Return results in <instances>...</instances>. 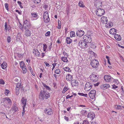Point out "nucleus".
Masks as SVG:
<instances>
[{
	"label": "nucleus",
	"instance_id": "nucleus-59",
	"mask_svg": "<svg viewBox=\"0 0 124 124\" xmlns=\"http://www.w3.org/2000/svg\"><path fill=\"white\" fill-rule=\"evenodd\" d=\"M112 88L113 89H116L118 87L115 84H114L112 85Z\"/></svg>",
	"mask_w": 124,
	"mask_h": 124
},
{
	"label": "nucleus",
	"instance_id": "nucleus-39",
	"mask_svg": "<svg viewBox=\"0 0 124 124\" xmlns=\"http://www.w3.org/2000/svg\"><path fill=\"white\" fill-rule=\"evenodd\" d=\"M75 33L74 31H71L70 32V37H75Z\"/></svg>",
	"mask_w": 124,
	"mask_h": 124
},
{
	"label": "nucleus",
	"instance_id": "nucleus-7",
	"mask_svg": "<svg viewBox=\"0 0 124 124\" xmlns=\"http://www.w3.org/2000/svg\"><path fill=\"white\" fill-rule=\"evenodd\" d=\"M90 80L92 82H96L98 81V78L96 75L92 74L90 76Z\"/></svg>",
	"mask_w": 124,
	"mask_h": 124
},
{
	"label": "nucleus",
	"instance_id": "nucleus-24",
	"mask_svg": "<svg viewBox=\"0 0 124 124\" xmlns=\"http://www.w3.org/2000/svg\"><path fill=\"white\" fill-rule=\"evenodd\" d=\"M73 76L70 74H67L66 76V79L68 81H70L72 79Z\"/></svg>",
	"mask_w": 124,
	"mask_h": 124
},
{
	"label": "nucleus",
	"instance_id": "nucleus-42",
	"mask_svg": "<svg viewBox=\"0 0 124 124\" xmlns=\"http://www.w3.org/2000/svg\"><path fill=\"white\" fill-rule=\"evenodd\" d=\"M13 110H14L15 112H16L17 111L18 109V108L16 106H13Z\"/></svg>",
	"mask_w": 124,
	"mask_h": 124
},
{
	"label": "nucleus",
	"instance_id": "nucleus-28",
	"mask_svg": "<svg viewBox=\"0 0 124 124\" xmlns=\"http://www.w3.org/2000/svg\"><path fill=\"white\" fill-rule=\"evenodd\" d=\"M7 66L6 62H3L1 65V68L3 69H6L7 67Z\"/></svg>",
	"mask_w": 124,
	"mask_h": 124
},
{
	"label": "nucleus",
	"instance_id": "nucleus-5",
	"mask_svg": "<svg viewBox=\"0 0 124 124\" xmlns=\"http://www.w3.org/2000/svg\"><path fill=\"white\" fill-rule=\"evenodd\" d=\"M43 18L44 21L45 23H47L49 21L50 19L47 11H45L44 13Z\"/></svg>",
	"mask_w": 124,
	"mask_h": 124
},
{
	"label": "nucleus",
	"instance_id": "nucleus-49",
	"mask_svg": "<svg viewBox=\"0 0 124 124\" xmlns=\"http://www.w3.org/2000/svg\"><path fill=\"white\" fill-rule=\"evenodd\" d=\"M29 68L30 69V71L31 73L33 76H35V74L31 68V67H30Z\"/></svg>",
	"mask_w": 124,
	"mask_h": 124
},
{
	"label": "nucleus",
	"instance_id": "nucleus-54",
	"mask_svg": "<svg viewBox=\"0 0 124 124\" xmlns=\"http://www.w3.org/2000/svg\"><path fill=\"white\" fill-rule=\"evenodd\" d=\"M25 108L24 106L23 107V110L22 112V115L23 116L24 115L25 113Z\"/></svg>",
	"mask_w": 124,
	"mask_h": 124
},
{
	"label": "nucleus",
	"instance_id": "nucleus-43",
	"mask_svg": "<svg viewBox=\"0 0 124 124\" xmlns=\"http://www.w3.org/2000/svg\"><path fill=\"white\" fill-rule=\"evenodd\" d=\"M58 26L57 27V28L58 29H60L61 28V22L60 21H58Z\"/></svg>",
	"mask_w": 124,
	"mask_h": 124
},
{
	"label": "nucleus",
	"instance_id": "nucleus-36",
	"mask_svg": "<svg viewBox=\"0 0 124 124\" xmlns=\"http://www.w3.org/2000/svg\"><path fill=\"white\" fill-rule=\"evenodd\" d=\"M82 115H85L87 113V111L86 110H83L81 111V112Z\"/></svg>",
	"mask_w": 124,
	"mask_h": 124
},
{
	"label": "nucleus",
	"instance_id": "nucleus-20",
	"mask_svg": "<svg viewBox=\"0 0 124 124\" xmlns=\"http://www.w3.org/2000/svg\"><path fill=\"white\" fill-rule=\"evenodd\" d=\"M114 108L117 110H121L124 108V106H122L116 104L114 106Z\"/></svg>",
	"mask_w": 124,
	"mask_h": 124
},
{
	"label": "nucleus",
	"instance_id": "nucleus-1",
	"mask_svg": "<svg viewBox=\"0 0 124 124\" xmlns=\"http://www.w3.org/2000/svg\"><path fill=\"white\" fill-rule=\"evenodd\" d=\"M96 7L97 8L95 11L96 15L98 16H101L104 15L105 12L104 10L101 8V4L99 2L96 3Z\"/></svg>",
	"mask_w": 124,
	"mask_h": 124
},
{
	"label": "nucleus",
	"instance_id": "nucleus-31",
	"mask_svg": "<svg viewBox=\"0 0 124 124\" xmlns=\"http://www.w3.org/2000/svg\"><path fill=\"white\" fill-rule=\"evenodd\" d=\"M20 67L21 69L26 67V65L22 61L20 62Z\"/></svg>",
	"mask_w": 124,
	"mask_h": 124
},
{
	"label": "nucleus",
	"instance_id": "nucleus-6",
	"mask_svg": "<svg viewBox=\"0 0 124 124\" xmlns=\"http://www.w3.org/2000/svg\"><path fill=\"white\" fill-rule=\"evenodd\" d=\"M86 43V42H85L84 40H82L79 42V46L81 48H85L87 46Z\"/></svg>",
	"mask_w": 124,
	"mask_h": 124
},
{
	"label": "nucleus",
	"instance_id": "nucleus-2",
	"mask_svg": "<svg viewBox=\"0 0 124 124\" xmlns=\"http://www.w3.org/2000/svg\"><path fill=\"white\" fill-rule=\"evenodd\" d=\"M50 97V94L44 90H41L39 94V99L41 100H43L45 99H47Z\"/></svg>",
	"mask_w": 124,
	"mask_h": 124
},
{
	"label": "nucleus",
	"instance_id": "nucleus-58",
	"mask_svg": "<svg viewBox=\"0 0 124 124\" xmlns=\"http://www.w3.org/2000/svg\"><path fill=\"white\" fill-rule=\"evenodd\" d=\"M20 28V29L23 31V26L22 24H20L19 25Z\"/></svg>",
	"mask_w": 124,
	"mask_h": 124
},
{
	"label": "nucleus",
	"instance_id": "nucleus-30",
	"mask_svg": "<svg viewBox=\"0 0 124 124\" xmlns=\"http://www.w3.org/2000/svg\"><path fill=\"white\" fill-rule=\"evenodd\" d=\"M61 59L64 62L67 63L68 62V60L66 57L62 56L61 58Z\"/></svg>",
	"mask_w": 124,
	"mask_h": 124
},
{
	"label": "nucleus",
	"instance_id": "nucleus-35",
	"mask_svg": "<svg viewBox=\"0 0 124 124\" xmlns=\"http://www.w3.org/2000/svg\"><path fill=\"white\" fill-rule=\"evenodd\" d=\"M69 89V88L68 86H65L62 91V93H64L65 92Z\"/></svg>",
	"mask_w": 124,
	"mask_h": 124
},
{
	"label": "nucleus",
	"instance_id": "nucleus-46",
	"mask_svg": "<svg viewBox=\"0 0 124 124\" xmlns=\"http://www.w3.org/2000/svg\"><path fill=\"white\" fill-rule=\"evenodd\" d=\"M50 35V31L47 32L45 34V36H49Z\"/></svg>",
	"mask_w": 124,
	"mask_h": 124
},
{
	"label": "nucleus",
	"instance_id": "nucleus-26",
	"mask_svg": "<svg viewBox=\"0 0 124 124\" xmlns=\"http://www.w3.org/2000/svg\"><path fill=\"white\" fill-rule=\"evenodd\" d=\"M105 26L106 27L109 28L113 26V23L111 22H109L108 23H106Z\"/></svg>",
	"mask_w": 124,
	"mask_h": 124
},
{
	"label": "nucleus",
	"instance_id": "nucleus-50",
	"mask_svg": "<svg viewBox=\"0 0 124 124\" xmlns=\"http://www.w3.org/2000/svg\"><path fill=\"white\" fill-rule=\"evenodd\" d=\"M106 58L108 60V62L109 64L110 65L111 64V63L109 61V57L108 56H106Z\"/></svg>",
	"mask_w": 124,
	"mask_h": 124
},
{
	"label": "nucleus",
	"instance_id": "nucleus-4",
	"mask_svg": "<svg viewBox=\"0 0 124 124\" xmlns=\"http://www.w3.org/2000/svg\"><path fill=\"white\" fill-rule=\"evenodd\" d=\"M90 64L92 67L95 69L98 68L99 64L98 61L96 59H93L92 60Z\"/></svg>",
	"mask_w": 124,
	"mask_h": 124
},
{
	"label": "nucleus",
	"instance_id": "nucleus-10",
	"mask_svg": "<svg viewBox=\"0 0 124 124\" xmlns=\"http://www.w3.org/2000/svg\"><path fill=\"white\" fill-rule=\"evenodd\" d=\"M45 113L48 115H52L53 114V111L50 108H46L44 110Z\"/></svg>",
	"mask_w": 124,
	"mask_h": 124
},
{
	"label": "nucleus",
	"instance_id": "nucleus-40",
	"mask_svg": "<svg viewBox=\"0 0 124 124\" xmlns=\"http://www.w3.org/2000/svg\"><path fill=\"white\" fill-rule=\"evenodd\" d=\"M43 49L44 50V51H46V49L47 47V46L45 44H43Z\"/></svg>",
	"mask_w": 124,
	"mask_h": 124
},
{
	"label": "nucleus",
	"instance_id": "nucleus-64",
	"mask_svg": "<svg viewBox=\"0 0 124 124\" xmlns=\"http://www.w3.org/2000/svg\"><path fill=\"white\" fill-rule=\"evenodd\" d=\"M91 124H97V123L96 122L93 121L92 122Z\"/></svg>",
	"mask_w": 124,
	"mask_h": 124
},
{
	"label": "nucleus",
	"instance_id": "nucleus-57",
	"mask_svg": "<svg viewBox=\"0 0 124 124\" xmlns=\"http://www.w3.org/2000/svg\"><path fill=\"white\" fill-rule=\"evenodd\" d=\"M4 81L2 79H0V84H4Z\"/></svg>",
	"mask_w": 124,
	"mask_h": 124
},
{
	"label": "nucleus",
	"instance_id": "nucleus-27",
	"mask_svg": "<svg viewBox=\"0 0 124 124\" xmlns=\"http://www.w3.org/2000/svg\"><path fill=\"white\" fill-rule=\"evenodd\" d=\"M117 31V30L115 29L114 28H111L109 31V32L110 34H114L116 33Z\"/></svg>",
	"mask_w": 124,
	"mask_h": 124
},
{
	"label": "nucleus",
	"instance_id": "nucleus-12",
	"mask_svg": "<svg viewBox=\"0 0 124 124\" xmlns=\"http://www.w3.org/2000/svg\"><path fill=\"white\" fill-rule=\"evenodd\" d=\"M92 85L89 82H87L85 84V89L86 91H88L92 88Z\"/></svg>",
	"mask_w": 124,
	"mask_h": 124
},
{
	"label": "nucleus",
	"instance_id": "nucleus-19",
	"mask_svg": "<svg viewBox=\"0 0 124 124\" xmlns=\"http://www.w3.org/2000/svg\"><path fill=\"white\" fill-rule=\"evenodd\" d=\"M101 21L103 23H106L108 21V19L107 17L103 16L101 18Z\"/></svg>",
	"mask_w": 124,
	"mask_h": 124
},
{
	"label": "nucleus",
	"instance_id": "nucleus-63",
	"mask_svg": "<svg viewBox=\"0 0 124 124\" xmlns=\"http://www.w3.org/2000/svg\"><path fill=\"white\" fill-rule=\"evenodd\" d=\"M40 2V0H35V2L36 3H39Z\"/></svg>",
	"mask_w": 124,
	"mask_h": 124
},
{
	"label": "nucleus",
	"instance_id": "nucleus-37",
	"mask_svg": "<svg viewBox=\"0 0 124 124\" xmlns=\"http://www.w3.org/2000/svg\"><path fill=\"white\" fill-rule=\"evenodd\" d=\"M20 88H16V93L17 95H18L19 93V90Z\"/></svg>",
	"mask_w": 124,
	"mask_h": 124
},
{
	"label": "nucleus",
	"instance_id": "nucleus-52",
	"mask_svg": "<svg viewBox=\"0 0 124 124\" xmlns=\"http://www.w3.org/2000/svg\"><path fill=\"white\" fill-rule=\"evenodd\" d=\"M11 38L10 37L8 36L7 38V41L9 43L11 41Z\"/></svg>",
	"mask_w": 124,
	"mask_h": 124
},
{
	"label": "nucleus",
	"instance_id": "nucleus-3",
	"mask_svg": "<svg viewBox=\"0 0 124 124\" xmlns=\"http://www.w3.org/2000/svg\"><path fill=\"white\" fill-rule=\"evenodd\" d=\"M23 25L25 29L30 28L31 25L30 20L27 18L24 19Z\"/></svg>",
	"mask_w": 124,
	"mask_h": 124
},
{
	"label": "nucleus",
	"instance_id": "nucleus-34",
	"mask_svg": "<svg viewBox=\"0 0 124 124\" xmlns=\"http://www.w3.org/2000/svg\"><path fill=\"white\" fill-rule=\"evenodd\" d=\"M21 82L20 80H19V82L17 83L16 87L17 88H20L21 85Z\"/></svg>",
	"mask_w": 124,
	"mask_h": 124
},
{
	"label": "nucleus",
	"instance_id": "nucleus-22",
	"mask_svg": "<svg viewBox=\"0 0 124 124\" xmlns=\"http://www.w3.org/2000/svg\"><path fill=\"white\" fill-rule=\"evenodd\" d=\"M110 85L108 84H105L101 85V88L103 89H105L110 87Z\"/></svg>",
	"mask_w": 124,
	"mask_h": 124
},
{
	"label": "nucleus",
	"instance_id": "nucleus-62",
	"mask_svg": "<svg viewBox=\"0 0 124 124\" xmlns=\"http://www.w3.org/2000/svg\"><path fill=\"white\" fill-rule=\"evenodd\" d=\"M79 39L78 38L74 39V42H76L77 43V42L79 41Z\"/></svg>",
	"mask_w": 124,
	"mask_h": 124
},
{
	"label": "nucleus",
	"instance_id": "nucleus-14",
	"mask_svg": "<svg viewBox=\"0 0 124 124\" xmlns=\"http://www.w3.org/2000/svg\"><path fill=\"white\" fill-rule=\"evenodd\" d=\"M76 33L77 36L79 37H81L84 35L85 34V32L84 31L82 30H79L77 31Z\"/></svg>",
	"mask_w": 124,
	"mask_h": 124
},
{
	"label": "nucleus",
	"instance_id": "nucleus-51",
	"mask_svg": "<svg viewBox=\"0 0 124 124\" xmlns=\"http://www.w3.org/2000/svg\"><path fill=\"white\" fill-rule=\"evenodd\" d=\"M83 124H89V123L87 120H86L84 121Z\"/></svg>",
	"mask_w": 124,
	"mask_h": 124
},
{
	"label": "nucleus",
	"instance_id": "nucleus-32",
	"mask_svg": "<svg viewBox=\"0 0 124 124\" xmlns=\"http://www.w3.org/2000/svg\"><path fill=\"white\" fill-rule=\"evenodd\" d=\"M64 70L66 72H70L71 71V70H70V68L67 67H65L63 68Z\"/></svg>",
	"mask_w": 124,
	"mask_h": 124
},
{
	"label": "nucleus",
	"instance_id": "nucleus-48",
	"mask_svg": "<svg viewBox=\"0 0 124 124\" xmlns=\"http://www.w3.org/2000/svg\"><path fill=\"white\" fill-rule=\"evenodd\" d=\"M5 7L6 9L7 10H8V4L6 3L5 4Z\"/></svg>",
	"mask_w": 124,
	"mask_h": 124
},
{
	"label": "nucleus",
	"instance_id": "nucleus-11",
	"mask_svg": "<svg viewBox=\"0 0 124 124\" xmlns=\"http://www.w3.org/2000/svg\"><path fill=\"white\" fill-rule=\"evenodd\" d=\"M39 17L38 14L36 13H32L31 14V18L32 20H36Z\"/></svg>",
	"mask_w": 124,
	"mask_h": 124
},
{
	"label": "nucleus",
	"instance_id": "nucleus-8",
	"mask_svg": "<svg viewBox=\"0 0 124 124\" xmlns=\"http://www.w3.org/2000/svg\"><path fill=\"white\" fill-rule=\"evenodd\" d=\"M84 41L86 43H90L92 41L91 37L90 35H85L83 38Z\"/></svg>",
	"mask_w": 124,
	"mask_h": 124
},
{
	"label": "nucleus",
	"instance_id": "nucleus-15",
	"mask_svg": "<svg viewBox=\"0 0 124 124\" xmlns=\"http://www.w3.org/2000/svg\"><path fill=\"white\" fill-rule=\"evenodd\" d=\"M33 53L35 55L38 57L40 56V53L37 49H34L33 50Z\"/></svg>",
	"mask_w": 124,
	"mask_h": 124
},
{
	"label": "nucleus",
	"instance_id": "nucleus-13",
	"mask_svg": "<svg viewBox=\"0 0 124 124\" xmlns=\"http://www.w3.org/2000/svg\"><path fill=\"white\" fill-rule=\"evenodd\" d=\"M3 102L4 104L5 103L7 102L8 104H11L12 103L11 99L8 97H6L2 99Z\"/></svg>",
	"mask_w": 124,
	"mask_h": 124
},
{
	"label": "nucleus",
	"instance_id": "nucleus-29",
	"mask_svg": "<svg viewBox=\"0 0 124 124\" xmlns=\"http://www.w3.org/2000/svg\"><path fill=\"white\" fill-rule=\"evenodd\" d=\"M78 5L79 7L82 8H84L85 7V6L83 2L81 0L80 1H79Z\"/></svg>",
	"mask_w": 124,
	"mask_h": 124
},
{
	"label": "nucleus",
	"instance_id": "nucleus-55",
	"mask_svg": "<svg viewBox=\"0 0 124 124\" xmlns=\"http://www.w3.org/2000/svg\"><path fill=\"white\" fill-rule=\"evenodd\" d=\"M113 81L116 84H117L119 83V82L117 80L115 79Z\"/></svg>",
	"mask_w": 124,
	"mask_h": 124
},
{
	"label": "nucleus",
	"instance_id": "nucleus-16",
	"mask_svg": "<svg viewBox=\"0 0 124 124\" xmlns=\"http://www.w3.org/2000/svg\"><path fill=\"white\" fill-rule=\"evenodd\" d=\"M104 79L107 82H110L111 81L112 78L111 77L108 75H105L104 76Z\"/></svg>",
	"mask_w": 124,
	"mask_h": 124
},
{
	"label": "nucleus",
	"instance_id": "nucleus-17",
	"mask_svg": "<svg viewBox=\"0 0 124 124\" xmlns=\"http://www.w3.org/2000/svg\"><path fill=\"white\" fill-rule=\"evenodd\" d=\"M71 85L73 87L78 86V82L77 80L73 79L71 82Z\"/></svg>",
	"mask_w": 124,
	"mask_h": 124
},
{
	"label": "nucleus",
	"instance_id": "nucleus-23",
	"mask_svg": "<svg viewBox=\"0 0 124 124\" xmlns=\"http://www.w3.org/2000/svg\"><path fill=\"white\" fill-rule=\"evenodd\" d=\"M21 101L23 104V107L24 106V108H25V106L26 105L27 101V100L25 99L24 97H23L22 98Z\"/></svg>",
	"mask_w": 124,
	"mask_h": 124
},
{
	"label": "nucleus",
	"instance_id": "nucleus-9",
	"mask_svg": "<svg viewBox=\"0 0 124 124\" xmlns=\"http://www.w3.org/2000/svg\"><path fill=\"white\" fill-rule=\"evenodd\" d=\"M96 94V91L94 90H92L90 91L89 94V96L92 99H94L95 96Z\"/></svg>",
	"mask_w": 124,
	"mask_h": 124
},
{
	"label": "nucleus",
	"instance_id": "nucleus-44",
	"mask_svg": "<svg viewBox=\"0 0 124 124\" xmlns=\"http://www.w3.org/2000/svg\"><path fill=\"white\" fill-rule=\"evenodd\" d=\"M55 72V73L57 74H59L61 72L60 70L58 69L56 70Z\"/></svg>",
	"mask_w": 124,
	"mask_h": 124
},
{
	"label": "nucleus",
	"instance_id": "nucleus-41",
	"mask_svg": "<svg viewBox=\"0 0 124 124\" xmlns=\"http://www.w3.org/2000/svg\"><path fill=\"white\" fill-rule=\"evenodd\" d=\"M78 94L79 95H81L82 96H84L85 97H86L87 96V94H84L82 93H78Z\"/></svg>",
	"mask_w": 124,
	"mask_h": 124
},
{
	"label": "nucleus",
	"instance_id": "nucleus-21",
	"mask_svg": "<svg viewBox=\"0 0 124 124\" xmlns=\"http://www.w3.org/2000/svg\"><path fill=\"white\" fill-rule=\"evenodd\" d=\"M95 117V115L94 113H90L88 114L87 117L93 119Z\"/></svg>",
	"mask_w": 124,
	"mask_h": 124
},
{
	"label": "nucleus",
	"instance_id": "nucleus-56",
	"mask_svg": "<svg viewBox=\"0 0 124 124\" xmlns=\"http://www.w3.org/2000/svg\"><path fill=\"white\" fill-rule=\"evenodd\" d=\"M91 47L92 48L94 49L96 48V46L95 45L93 44H91Z\"/></svg>",
	"mask_w": 124,
	"mask_h": 124
},
{
	"label": "nucleus",
	"instance_id": "nucleus-60",
	"mask_svg": "<svg viewBox=\"0 0 124 124\" xmlns=\"http://www.w3.org/2000/svg\"><path fill=\"white\" fill-rule=\"evenodd\" d=\"M72 96L73 95L70 96L69 95H68L66 96V99H68V98H70L71 97H72Z\"/></svg>",
	"mask_w": 124,
	"mask_h": 124
},
{
	"label": "nucleus",
	"instance_id": "nucleus-53",
	"mask_svg": "<svg viewBox=\"0 0 124 124\" xmlns=\"http://www.w3.org/2000/svg\"><path fill=\"white\" fill-rule=\"evenodd\" d=\"M9 92V91L8 90L6 89L5 91V94L6 95H8Z\"/></svg>",
	"mask_w": 124,
	"mask_h": 124
},
{
	"label": "nucleus",
	"instance_id": "nucleus-61",
	"mask_svg": "<svg viewBox=\"0 0 124 124\" xmlns=\"http://www.w3.org/2000/svg\"><path fill=\"white\" fill-rule=\"evenodd\" d=\"M44 63L46 65V66L49 67L50 66L49 64L46 62H44Z\"/></svg>",
	"mask_w": 124,
	"mask_h": 124
},
{
	"label": "nucleus",
	"instance_id": "nucleus-33",
	"mask_svg": "<svg viewBox=\"0 0 124 124\" xmlns=\"http://www.w3.org/2000/svg\"><path fill=\"white\" fill-rule=\"evenodd\" d=\"M72 40L69 37H67L66 39V41L68 44H70L72 42Z\"/></svg>",
	"mask_w": 124,
	"mask_h": 124
},
{
	"label": "nucleus",
	"instance_id": "nucleus-47",
	"mask_svg": "<svg viewBox=\"0 0 124 124\" xmlns=\"http://www.w3.org/2000/svg\"><path fill=\"white\" fill-rule=\"evenodd\" d=\"M4 26H5V30H6V31H7L8 30V27H7V22H6L5 23Z\"/></svg>",
	"mask_w": 124,
	"mask_h": 124
},
{
	"label": "nucleus",
	"instance_id": "nucleus-25",
	"mask_svg": "<svg viewBox=\"0 0 124 124\" xmlns=\"http://www.w3.org/2000/svg\"><path fill=\"white\" fill-rule=\"evenodd\" d=\"M115 39L118 41H120L121 39V37L120 35L118 34H115L114 35Z\"/></svg>",
	"mask_w": 124,
	"mask_h": 124
},
{
	"label": "nucleus",
	"instance_id": "nucleus-18",
	"mask_svg": "<svg viewBox=\"0 0 124 124\" xmlns=\"http://www.w3.org/2000/svg\"><path fill=\"white\" fill-rule=\"evenodd\" d=\"M26 30L24 32V35L27 37L30 36L31 34V31L28 29Z\"/></svg>",
	"mask_w": 124,
	"mask_h": 124
},
{
	"label": "nucleus",
	"instance_id": "nucleus-38",
	"mask_svg": "<svg viewBox=\"0 0 124 124\" xmlns=\"http://www.w3.org/2000/svg\"><path fill=\"white\" fill-rule=\"evenodd\" d=\"M27 68L26 66L25 68H22V72L23 74H25L27 72Z\"/></svg>",
	"mask_w": 124,
	"mask_h": 124
},
{
	"label": "nucleus",
	"instance_id": "nucleus-45",
	"mask_svg": "<svg viewBox=\"0 0 124 124\" xmlns=\"http://www.w3.org/2000/svg\"><path fill=\"white\" fill-rule=\"evenodd\" d=\"M42 84L48 90H50V88L48 86H47L46 84L44 83H42Z\"/></svg>",
	"mask_w": 124,
	"mask_h": 124
}]
</instances>
